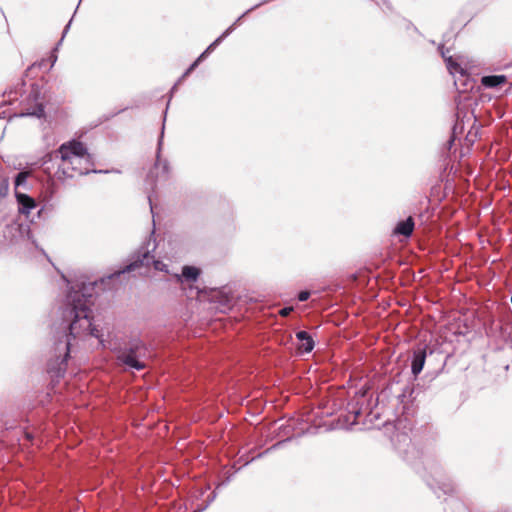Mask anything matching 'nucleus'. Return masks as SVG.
<instances>
[{
	"instance_id": "nucleus-14",
	"label": "nucleus",
	"mask_w": 512,
	"mask_h": 512,
	"mask_svg": "<svg viewBox=\"0 0 512 512\" xmlns=\"http://www.w3.org/2000/svg\"><path fill=\"white\" fill-rule=\"evenodd\" d=\"M27 176H28V174L25 172L19 173L16 178V186L23 184L26 181Z\"/></svg>"
},
{
	"instance_id": "nucleus-15",
	"label": "nucleus",
	"mask_w": 512,
	"mask_h": 512,
	"mask_svg": "<svg viewBox=\"0 0 512 512\" xmlns=\"http://www.w3.org/2000/svg\"><path fill=\"white\" fill-rule=\"evenodd\" d=\"M154 268L159 271H166V265L161 261H154Z\"/></svg>"
},
{
	"instance_id": "nucleus-12",
	"label": "nucleus",
	"mask_w": 512,
	"mask_h": 512,
	"mask_svg": "<svg viewBox=\"0 0 512 512\" xmlns=\"http://www.w3.org/2000/svg\"><path fill=\"white\" fill-rule=\"evenodd\" d=\"M200 270L193 266H185L182 271V276L190 281H195L199 276Z\"/></svg>"
},
{
	"instance_id": "nucleus-5",
	"label": "nucleus",
	"mask_w": 512,
	"mask_h": 512,
	"mask_svg": "<svg viewBox=\"0 0 512 512\" xmlns=\"http://www.w3.org/2000/svg\"><path fill=\"white\" fill-rule=\"evenodd\" d=\"M446 64L447 68L450 71L452 75L460 74L461 76H464L467 74L473 67L471 62L462 56H459L457 58H446Z\"/></svg>"
},
{
	"instance_id": "nucleus-9",
	"label": "nucleus",
	"mask_w": 512,
	"mask_h": 512,
	"mask_svg": "<svg viewBox=\"0 0 512 512\" xmlns=\"http://www.w3.org/2000/svg\"><path fill=\"white\" fill-rule=\"evenodd\" d=\"M413 228L414 223L411 218H408L406 221L400 222L396 226L395 233L409 236L412 233Z\"/></svg>"
},
{
	"instance_id": "nucleus-2",
	"label": "nucleus",
	"mask_w": 512,
	"mask_h": 512,
	"mask_svg": "<svg viewBox=\"0 0 512 512\" xmlns=\"http://www.w3.org/2000/svg\"><path fill=\"white\" fill-rule=\"evenodd\" d=\"M81 296L84 298L83 301L78 295V292L69 295L73 306L69 312L70 316H73V320L69 326L70 334L78 336L89 333L96 338H100L98 331L92 326L90 311L87 307V303L89 302L87 295L83 293Z\"/></svg>"
},
{
	"instance_id": "nucleus-11",
	"label": "nucleus",
	"mask_w": 512,
	"mask_h": 512,
	"mask_svg": "<svg viewBox=\"0 0 512 512\" xmlns=\"http://www.w3.org/2000/svg\"><path fill=\"white\" fill-rule=\"evenodd\" d=\"M424 362H425V353L424 352L417 353L412 362L413 374L417 375L422 371Z\"/></svg>"
},
{
	"instance_id": "nucleus-6",
	"label": "nucleus",
	"mask_w": 512,
	"mask_h": 512,
	"mask_svg": "<svg viewBox=\"0 0 512 512\" xmlns=\"http://www.w3.org/2000/svg\"><path fill=\"white\" fill-rule=\"evenodd\" d=\"M15 195L19 204V212L28 216L30 212L36 207L35 200L24 193L16 192Z\"/></svg>"
},
{
	"instance_id": "nucleus-4",
	"label": "nucleus",
	"mask_w": 512,
	"mask_h": 512,
	"mask_svg": "<svg viewBox=\"0 0 512 512\" xmlns=\"http://www.w3.org/2000/svg\"><path fill=\"white\" fill-rule=\"evenodd\" d=\"M227 482H218V485L214 490L208 483H205L201 487L195 488V498L197 500L196 509L194 512H204L211 503L215 500L217 493L225 486Z\"/></svg>"
},
{
	"instance_id": "nucleus-3",
	"label": "nucleus",
	"mask_w": 512,
	"mask_h": 512,
	"mask_svg": "<svg viewBox=\"0 0 512 512\" xmlns=\"http://www.w3.org/2000/svg\"><path fill=\"white\" fill-rule=\"evenodd\" d=\"M429 488L438 499L443 498L444 501H447L445 512H470L460 499L454 497L453 482H429Z\"/></svg>"
},
{
	"instance_id": "nucleus-17",
	"label": "nucleus",
	"mask_w": 512,
	"mask_h": 512,
	"mask_svg": "<svg viewBox=\"0 0 512 512\" xmlns=\"http://www.w3.org/2000/svg\"><path fill=\"white\" fill-rule=\"evenodd\" d=\"M292 311V308H283L281 311H280V314L282 316H287L289 315V313Z\"/></svg>"
},
{
	"instance_id": "nucleus-8",
	"label": "nucleus",
	"mask_w": 512,
	"mask_h": 512,
	"mask_svg": "<svg viewBox=\"0 0 512 512\" xmlns=\"http://www.w3.org/2000/svg\"><path fill=\"white\" fill-rule=\"evenodd\" d=\"M121 360L124 364L131 368H135L137 370H141L145 368V364L141 361H139L135 354L133 353H127L123 354L121 357Z\"/></svg>"
},
{
	"instance_id": "nucleus-16",
	"label": "nucleus",
	"mask_w": 512,
	"mask_h": 512,
	"mask_svg": "<svg viewBox=\"0 0 512 512\" xmlns=\"http://www.w3.org/2000/svg\"><path fill=\"white\" fill-rule=\"evenodd\" d=\"M309 298V292L307 291H303L299 294V300L300 301H305Z\"/></svg>"
},
{
	"instance_id": "nucleus-1",
	"label": "nucleus",
	"mask_w": 512,
	"mask_h": 512,
	"mask_svg": "<svg viewBox=\"0 0 512 512\" xmlns=\"http://www.w3.org/2000/svg\"><path fill=\"white\" fill-rule=\"evenodd\" d=\"M61 155V169L68 177H73L75 173L86 174L90 171L92 160L90 154L82 143L71 141L64 143L59 148Z\"/></svg>"
},
{
	"instance_id": "nucleus-7",
	"label": "nucleus",
	"mask_w": 512,
	"mask_h": 512,
	"mask_svg": "<svg viewBox=\"0 0 512 512\" xmlns=\"http://www.w3.org/2000/svg\"><path fill=\"white\" fill-rule=\"evenodd\" d=\"M298 339V350L301 353H309L312 351L314 347V341L309 336V334L305 331H300L297 333Z\"/></svg>"
},
{
	"instance_id": "nucleus-13",
	"label": "nucleus",
	"mask_w": 512,
	"mask_h": 512,
	"mask_svg": "<svg viewBox=\"0 0 512 512\" xmlns=\"http://www.w3.org/2000/svg\"><path fill=\"white\" fill-rule=\"evenodd\" d=\"M221 38L217 39L215 42H213L212 44H210V46L206 49V51H204L201 56L198 58V60L194 63V65H196L198 63V61H200L202 58H204L206 56V54H208L219 42H220Z\"/></svg>"
},
{
	"instance_id": "nucleus-10",
	"label": "nucleus",
	"mask_w": 512,
	"mask_h": 512,
	"mask_svg": "<svg viewBox=\"0 0 512 512\" xmlns=\"http://www.w3.org/2000/svg\"><path fill=\"white\" fill-rule=\"evenodd\" d=\"M505 81L506 78L503 75L485 76L482 78V84L486 87H496L503 84Z\"/></svg>"
}]
</instances>
